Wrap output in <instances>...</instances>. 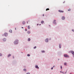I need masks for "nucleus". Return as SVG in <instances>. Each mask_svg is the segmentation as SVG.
Returning a JSON list of instances; mask_svg holds the SVG:
<instances>
[{
	"label": "nucleus",
	"mask_w": 74,
	"mask_h": 74,
	"mask_svg": "<svg viewBox=\"0 0 74 74\" xmlns=\"http://www.w3.org/2000/svg\"><path fill=\"white\" fill-rule=\"evenodd\" d=\"M37 25H38V24Z\"/></svg>",
	"instance_id": "obj_40"
},
{
	"label": "nucleus",
	"mask_w": 74,
	"mask_h": 74,
	"mask_svg": "<svg viewBox=\"0 0 74 74\" xmlns=\"http://www.w3.org/2000/svg\"><path fill=\"white\" fill-rule=\"evenodd\" d=\"M22 29H23V27H22Z\"/></svg>",
	"instance_id": "obj_39"
},
{
	"label": "nucleus",
	"mask_w": 74,
	"mask_h": 74,
	"mask_svg": "<svg viewBox=\"0 0 74 74\" xmlns=\"http://www.w3.org/2000/svg\"><path fill=\"white\" fill-rule=\"evenodd\" d=\"M70 10H71V9H69V10H68V11H70Z\"/></svg>",
	"instance_id": "obj_29"
},
{
	"label": "nucleus",
	"mask_w": 74,
	"mask_h": 74,
	"mask_svg": "<svg viewBox=\"0 0 74 74\" xmlns=\"http://www.w3.org/2000/svg\"><path fill=\"white\" fill-rule=\"evenodd\" d=\"M53 67H55V65H54V66H53Z\"/></svg>",
	"instance_id": "obj_30"
},
{
	"label": "nucleus",
	"mask_w": 74,
	"mask_h": 74,
	"mask_svg": "<svg viewBox=\"0 0 74 74\" xmlns=\"http://www.w3.org/2000/svg\"><path fill=\"white\" fill-rule=\"evenodd\" d=\"M25 31H27V29H25Z\"/></svg>",
	"instance_id": "obj_38"
},
{
	"label": "nucleus",
	"mask_w": 74,
	"mask_h": 74,
	"mask_svg": "<svg viewBox=\"0 0 74 74\" xmlns=\"http://www.w3.org/2000/svg\"><path fill=\"white\" fill-rule=\"evenodd\" d=\"M26 69H23V71H26Z\"/></svg>",
	"instance_id": "obj_25"
},
{
	"label": "nucleus",
	"mask_w": 74,
	"mask_h": 74,
	"mask_svg": "<svg viewBox=\"0 0 74 74\" xmlns=\"http://www.w3.org/2000/svg\"><path fill=\"white\" fill-rule=\"evenodd\" d=\"M51 70H52V69H53V67L51 68Z\"/></svg>",
	"instance_id": "obj_32"
},
{
	"label": "nucleus",
	"mask_w": 74,
	"mask_h": 74,
	"mask_svg": "<svg viewBox=\"0 0 74 74\" xmlns=\"http://www.w3.org/2000/svg\"><path fill=\"white\" fill-rule=\"evenodd\" d=\"M62 73H63V74H64V72H62Z\"/></svg>",
	"instance_id": "obj_31"
},
{
	"label": "nucleus",
	"mask_w": 74,
	"mask_h": 74,
	"mask_svg": "<svg viewBox=\"0 0 74 74\" xmlns=\"http://www.w3.org/2000/svg\"><path fill=\"white\" fill-rule=\"evenodd\" d=\"M15 30H16V28H15Z\"/></svg>",
	"instance_id": "obj_33"
},
{
	"label": "nucleus",
	"mask_w": 74,
	"mask_h": 74,
	"mask_svg": "<svg viewBox=\"0 0 74 74\" xmlns=\"http://www.w3.org/2000/svg\"><path fill=\"white\" fill-rule=\"evenodd\" d=\"M67 64V63L65 62L64 63V65H65V66H66V64Z\"/></svg>",
	"instance_id": "obj_17"
},
{
	"label": "nucleus",
	"mask_w": 74,
	"mask_h": 74,
	"mask_svg": "<svg viewBox=\"0 0 74 74\" xmlns=\"http://www.w3.org/2000/svg\"><path fill=\"white\" fill-rule=\"evenodd\" d=\"M27 23H28V21H27Z\"/></svg>",
	"instance_id": "obj_37"
},
{
	"label": "nucleus",
	"mask_w": 74,
	"mask_h": 74,
	"mask_svg": "<svg viewBox=\"0 0 74 74\" xmlns=\"http://www.w3.org/2000/svg\"><path fill=\"white\" fill-rule=\"evenodd\" d=\"M48 10H49V9L48 8L46 9V11H48Z\"/></svg>",
	"instance_id": "obj_19"
},
{
	"label": "nucleus",
	"mask_w": 74,
	"mask_h": 74,
	"mask_svg": "<svg viewBox=\"0 0 74 74\" xmlns=\"http://www.w3.org/2000/svg\"><path fill=\"white\" fill-rule=\"evenodd\" d=\"M23 25H25V21L23 22Z\"/></svg>",
	"instance_id": "obj_13"
},
{
	"label": "nucleus",
	"mask_w": 74,
	"mask_h": 74,
	"mask_svg": "<svg viewBox=\"0 0 74 74\" xmlns=\"http://www.w3.org/2000/svg\"><path fill=\"white\" fill-rule=\"evenodd\" d=\"M44 22L43 21H41V23H42V24L43 23H44Z\"/></svg>",
	"instance_id": "obj_14"
},
{
	"label": "nucleus",
	"mask_w": 74,
	"mask_h": 74,
	"mask_svg": "<svg viewBox=\"0 0 74 74\" xmlns=\"http://www.w3.org/2000/svg\"><path fill=\"white\" fill-rule=\"evenodd\" d=\"M70 74H71V73H70Z\"/></svg>",
	"instance_id": "obj_41"
},
{
	"label": "nucleus",
	"mask_w": 74,
	"mask_h": 74,
	"mask_svg": "<svg viewBox=\"0 0 74 74\" xmlns=\"http://www.w3.org/2000/svg\"><path fill=\"white\" fill-rule=\"evenodd\" d=\"M2 56V54L1 53H0V56Z\"/></svg>",
	"instance_id": "obj_26"
},
{
	"label": "nucleus",
	"mask_w": 74,
	"mask_h": 74,
	"mask_svg": "<svg viewBox=\"0 0 74 74\" xmlns=\"http://www.w3.org/2000/svg\"><path fill=\"white\" fill-rule=\"evenodd\" d=\"M65 19V17L64 16L62 17V19Z\"/></svg>",
	"instance_id": "obj_10"
},
{
	"label": "nucleus",
	"mask_w": 74,
	"mask_h": 74,
	"mask_svg": "<svg viewBox=\"0 0 74 74\" xmlns=\"http://www.w3.org/2000/svg\"><path fill=\"white\" fill-rule=\"evenodd\" d=\"M27 56H30V54H27Z\"/></svg>",
	"instance_id": "obj_23"
},
{
	"label": "nucleus",
	"mask_w": 74,
	"mask_h": 74,
	"mask_svg": "<svg viewBox=\"0 0 74 74\" xmlns=\"http://www.w3.org/2000/svg\"><path fill=\"white\" fill-rule=\"evenodd\" d=\"M11 56V54H9V55H8V57H9L10 56Z\"/></svg>",
	"instance_id": "obj_9"
},
{
	"label": "nucleus",
	"mask_w": 74,
	"mask_h": 74,
	"mask_svg": "<svg viewBox=\"0 0 74 74\" xmlns=\"http://www.w3.org/2000/svg\"><path fill=\"white\" fill-rule=\"evenodd\" d=\"M72 32H74V29H72Z\"/></svg>",
	"instance_id": "obj_28"
},
{
	"label": "nucleus",
	"mask_w": 74,
	"mask_h": 74,
	"mask_svg": "<svg viewBox=\"0 0 74 74\" xmlns=\"http://www.w3.org/2000/svg\"><path fill=\"white\" fill-rule=\"evenodd\" d=\"M35 67L37 69H39V67H38V66L37 65H36Z\"/></svg>",
	"instance_id": "obj_8"
},
{
	"label": "nucleus",
	"mask_w": 74,
	"mask_h": 74,
	"mask_svg": "<svg viewBox=\"0 0 74 74\" xmlns=\"http://www.w3.org/2000/svg\"><path fill=\"white\" fill-rule=\"evenodd\" d=\"M64 57H65V58H69V56H68L67 54H64Z\"/></svg>",
	"instance_id": "obj_2"
},
{
	"label": "nucleus",
	"mask_w": 74,
	"mask_h": 74,
	"mask_svg": "<svg viewBox=\"0 0 74 74\" xmlns=\"http://www.w3.org/2000/svg\"><path fill=\"white\" fill-rule=\"evenodd\" d=\"M42 52L43 53V52H45V51H42Z\"/></svg>",
	"instance_id": "obj_22"
},
{
	"label": "nucleus",
	"mask_w": 74,
	"mask_h": 74,
	"mask_svg": "<svg viewBox=\"0 0 74 74\" xmlns=\"http://www.w3.org/2000/svg\"><path fill=\"white\" fill-rule=\"evenodd\" d=\"M71 53H72V54H73V56L74 57V51H71Z\"/></svg>",
	"instance_id": "obj_5"
},
{
	"label": "nucleus",
	"mask_w": 74,
	"mask_h": 74,
	"mask_svg": "<svg viewBox=\"0 0 74 74\" xmlns=\"http://www.w3.org/2000/svg\"><path fill=\"white\" fill-rule=\"evenodd\" d=\"M43 16H44V14H43Z\"/></svg>",
	"instance_id": "obj_35"
},
{
	"label": "nucleus",
	"mask_w": 74,
	"mask_h": 74,
	"mask_svg": "<svg viewBox=\"0 0 74 74\" xmlns=\"http://www.w3.org/2000/svg\"><path fill=\"white\" fill-rule=\"evenodd\" d=\"M59 12H64V11L62 10H58Z\"/></svg>",
	"instance_id": "obj_7"
},
{
	"label": "nucleus",
	"mask_w": 74,
	"mask_h": 74,
	"mask_svg": "<svg viewBox=\"0 0 74 74\" xmlns=\"http://www.w3.org/2000/svg\"><path fill=\"white\" fill-rule=\"evenodd\" d=\"M45 41L47 42H48V38H47L45 40Z\"/></svg>",
	"instance_id": "obj_6"
},
{
	"label": "nucleus",
	"mask_w": 74,
	"mask_h": 74,
	"mask_svg": "<svg viewBox=\"0 0 74 74\" xmlns=\"http://www.w3.org/2000/svg\"><path fill=\"white\" fill-rule=\"evenodd\" d=\"M60 67H61V69H62V66H60Z\"/></svg>",
	"instance_id": "obj_24"
},
{
	"label": "nucleus",
	"mask_w": 74,
	"mask_h": 74,
	"mask_svg": "<svg viewBox=\"0 0 74 74\" xmlns=\"http://www.w3.org/2000/svg\"><path fill=\"white\" fill-rule=\"evenodd\" d=\"M28 41H30V38H29L28 39Z\"/></svg>",
	"instance_id": "obj_18"
},
{
	"label": "nucleus",
	"mask_w": 74,
	"mask_h": 74,
	"mask_svg": "<svg viewBox=\"0 0 74 74\" xmlns=\"http://www.w3.org/2000/svg\"><path fill=\"white\" fill-rule=\"evenodd\" d=\"M27 33H28V34H30V31H28L27 32Z\"/></svg>",
	"instance_id": "obj_15"
},
{
	"label": "nucleus",
	"mask_w": 74,
	"mask_h": 74,
	"mask_svg": "<svg viewBox=\"0 0 74 74\" xmlns=\"http://www.w3.org/2000/svg\"><path fill=\"white\" fill-rule=\"evenodd\" d=\"M28 28L29 29H30V26H28Z\"/></svg>",
	"instance_id": "obj_16"
},
{
	"label": "nucleus",
	"mask_w": 74,
	"mask_h": 74,
	"mask_svg": "<svg viewBox=\"0 0 74 74\" xmlns=\"http://www.w3.org/2000/svg\"><path fill=\"white\" fill-rule=\"evenodd\" d=\"M60 73H62V72L61 71H60Z\"/></svg>",
	"instance_id": "obj_36"
},
{
	"label": "nucleus",
	"mask_w": 74,
	"mask_h": 74,
	"mask_svg": "<svg viewBox=\"0 0 74 74\" xmlns=\"http://www.w3.org/2000/svg\"><path fill=\"white\" fill-rule=\"evenodd\" d=\"M9 32H10V33H12V30H9Z\"/></svg>",
	"instance_id": "obj_11"
},
{
	"label": "nucleus",
	"mask_w": 74,
	"mask_h": 74,
	"mask_svg": "<svg viewBox=\"0 0 74 74\" xmlns=\"http://www.w3.org/2000/svg\"><path fill=\"white\" fill-rule=\"evenodd\" d=\"M3 41H6V39L5 38L3 39Z\"/></svg>",
	"instance_id": "obj_12"
},
{
	"label": "nucleus",
	"mask_w": 74,
	"mask_h": 74,
	"mask_svg": "<svg viewBox=\"0 0 74 74\" xmlns=\"http://www.w3.org/2000/svg\"><path fill=\"white\" fill-rule=\"evenodd\" d=\"M4 35L6 37L8 36V33H4Z\"/></svg>",
	"instance_id": "obj_4"
},
{
	"label": "nucleus",
	"mask_w": 74,
	"mask_h": 74,
	"mask_svg": "<svg viewBox=\"0 0 74 74\" xmlns=\"http://www.w3.org/2000/svg\"><path fill=\"white\" fill-rule=\"evenodd\" d=\"M13 59H14V57L13 56Z\"/></svg>",
	"instance_id": "obj_34"
},
{
	"label": "nucleus",
	"mask_w": 74,
	"mask_h": 74,
	"mask_svg": "<svg viewBox=\"0 0 74 74\" xmlns=\"http://www.w3.org/2000/svg\"><path fill=\"white\" fill-rule=\"evenodd\" d=\"M60 48H61V45H59Z\"/></svg>",
	"instance_id": "obj_20"
},
{
	"label": "nucleus",
	"mask_w": 74,
	"mask_h": 74,
	"mask_svg": "<svg viewBox=\"0 0 74 74\" xmlns=\"http://www.w3.org/2000/svg\"><path fill=\"white\" fill-rule=\"evenodd\" d=\"M56 21L55 20H54L53 22V24H55V25H56V23L55 22Z\"/></svg>",
	"instance_id": "obj_3"
},
{
	"label": "nucleus",
	"mask_w": 74,
	"mask_h": 74,
	"mask_svg": "<svg viewBox=\"0 0 74 74\" xmlns=\"http://www.w3.org/2000/svg\"><path fill=\"white\" fill-rule=\"evenodd\" d=\"M36 48H37V47L36 46H35V47H34V49H36Z\"/></svg>",
	"instance_id": "obj_21"
},
{
	"label": "nucleus",
	"mask_w": 74,
	"mask_h": 74,
	"mask_svg": "<svg viewBox=\"0 0 74 74\" xmlns=\"http://www.w3.org/2000/svg\"><path fill=\"white\" fill-rule=\"evenodd\" d=\"M18 40H16V41H15L14 42V44L15 45L18 44Z\"/></svg>",
	"instance_id": "obj_1"
},
{
	"label": "nucleus",
	"mask_w": 74,
	"mask_h": 74,
	"mask_svg": "<svg viewBox=\"0 0 74 74\" xmlns=\"http://www.w3.org/2000/svg\"><path fill=\"white\" fill-rule=\"evenodd\" d=\"M26 74H30V73H26Z\"/></svg>",
	"instance_id": "obj_27"
}]
</instances>
